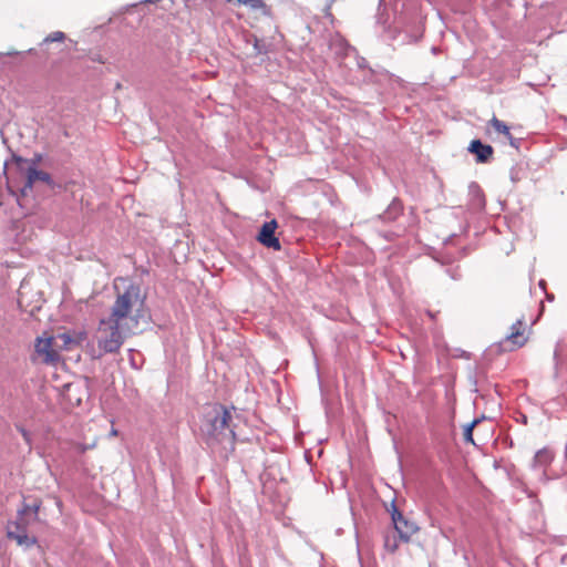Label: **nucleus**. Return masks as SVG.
I'll return each instance as SVG.
<instances>
[{"label": "nucleus", "mask_w": 567, "mask_h": 567, "mask_svg": "<svg viewBox=\"0 0 567 567\" xmlns=\"http://www.w3.org/2000/svg\"><path fill=\"white\" fill-rule=\"evenodd\" d=\"M30 519L17 518L16 522L10 523L7 527V535L10 539H14L18 545L30 547L35 543L33 537H30L27 533V526Z\"/></svg>", "instance_id": "nucleus-5"}, {"label": "nucleus", "mask_w": 567, "mask_h": 567, "mask_svg": "<svg viewBox=\"0 0 567 567\" xmlns=\"http://www.w3.org/2000/svg\"><path fill=\"white\" fill-rule=\"evenodd\" d=\"M526 341L527 337H525L524 334V321L522 319H518L511 327V333L507 334L505 342L513 346L512 348H509V350H512L513 348L524 346Z\"/></svg>", "instance_id": "nucleus-9"}, {"label": "nucleus", "mask_w": 567, "mask_h": 567, "mask_svg": "<svg viewBox=\"0 0 567 567\" xmlns=\"http://www.w3.org/2000/svg\"><path fill=\"white\" fill-rule=\"evenodd\" d=\"M421 37V34H417V35H409V40L405 42V43H412V42H416L419 40V38Z\"/></svg>", "instance_id": "nucleus-20"}, {"label": "nucleus", "mask_w": 567, "mask_h": 567, "mask_svg": "<svg viewBox=\"0 0 567 567\" xmlns=\"http://www.w3.org/2000/svg\"><path fill=\"white\" fill-rule=\"evenodd\" d=\"M489 123L497 133L503 134L509 141L511 145H514V137L511 134L509 127L503 121L494 116Z\"/></svg>", "instance_id": "nucleus-11"}, {"label": "nucleus", "mask_w": 567, "mask_h": 567, "mask_svg": "<svg viewBox=\"0 0 567 567\" xmlns=\"http://www.w3.org/2000/svg\"><path fill=\"white\" fill-rule=\"evenodd\" d=\"M65 39V34L62 31H54L44 38V43L62 42Z\"/></svg>", "instance_id": "nucleus-16"}, {"label": "nucleus", "mask_w": 567, "mask_h": 567, "mask_svg": "<svg viewBox=\"0 0 567 567\" xmlns=\"http://www.w3.org/2000/svg\"><path fill=\"white\" fill-rule=\"evenodd\" d=\"M553 455L550 451L543 449L539 450L534 456V466L542 467L550 463Z\"/></svg>", "instance_id": "nucleus-14"}, {"label": "nucleus", "mask_w": 567, "mask_h": 567, "mask_svg": "<svg viewBox=\"0 0 567 567\" xmlns=\"http://www.w3.org/2000/svg\"><path fill=\"white\" fill-rule=\"evenodd\" d=\"M277 228L276 220H270L265 223L261 226V229L258 235V240L266 247L272 248L275 250H280L281 245L279 239L275 236V230Z\"/></svg>", "instance_id": "nucleus-7"}, {"label": "nucleus", "mask_w": 567, "mask_h": 567, "mask_svg": "<svg viewBox=\"0 0 567 567\" xmlns=\"http://www.w3.org/2000/svg\"><path fill=\"white\" fill-rule=\"evenodd\" d=\"M22 164L28 165L27 167V181L22 188V193L25 195L28 189H31L35 182H50V175L43 171L37 169L33 165H29L28 162L20 159Z\"/></svg>", "instance_id": "nucleus-8"}, {"label": "nucleus", "mask_w": 567, "mask_h": 567, "mask_svg": "<svg viewBox=\"0 0 567 567\" xmlns=\"http://www.w3.org/2000/svg\"><path fill=\"white\" fill-rule=\"evenodd\" d=\"M135 332L126 323H122L109 316L100 320L95 340L101 351L114 353L120 350L125 339Z\"/></svg>", "instance_id": "nucleus-3"}, {"label": "nucleus", "mask_w": 567, "mask_h": 567, "mask_svg": "<svg viewBox=\"0 0 567 567\" xmlns=\"http://www.w3.org/2000/svg\"><path fill=\"white\" fill-rule=\"evenodd\" d=\"M117 296L112 306L110 317L126 323L130 328L137 331L141 321H146V296L140 285L126 279H120L114 285Z\"/></svg>", "instance_id": "nucleus-1"}, {"label": "nucleus", "mask_w": 567, "mask_h": 567, "mask_svg": "<svg viewBox=\"0 0 567 567\" xmlns=\"http://www.w3.org/2000/svg\"><path fill=\"white\" fill-rule=\"evenodd\" d=\"M111 435H112V436H116V435H117V431H116L115 429H112V431H111Z\"/></svg>", "instance_id": "nucleus-21"}, {"label": "nucleus", "mask_w": 567, "mask_h": 567, "mask_svg": "<svg viewBox=\"0 0 567 567\" xmlns=\"http://www.w3.org/2000/svg\"><path fill=\"white\" fill-rule=\"evenodd\" d=\"M468 151L476 156L478 163H487L493 156V147L483 144L480 140L472 141Z\"/></svg>", "instance_id": "nucleus-10"}, {"label": "nucleus", "mask_w": 567, "mask_h": 567, "mask_svg": "<svg viewBox=\"0 0 567 567\" xmlns=\"http://www.w3.org/2000/svg\"><path fill=\"white\" fill-rule=\"evenodd\" d=\"M478 423V420H474L464 427V440L470 443H474L473 429Z\"/></svg>", "instance_id": "nucleus-17"}, {"label": "nucleus", "mask_w": 567, "mask_h": 567, "mask_svg": "<svg viewBox=\"0 0 567 567\" xmlns=\"http://www.w3.org/2000/svg\"><path fill=\"white\" fill-rule=\"evenodd\" d=\"M392 520L395 530L399 533L400 537L405 542H408L409 538L419 529L413 522H409L408 519H405L395 507L393 508L392 512Z\"/></svg>", "instance_id": "nucleus-6"}, {"label": "nucleus", "mask_w": 567, "mask_h": 567, "mask_svg": "<svg viewBox=\"0 0 567 567\" xmlns=\"http://www.w3.org/2000/svg\"><path fill=\"white\" fill-rule=\"evenodd\" d=\"M40 508L39 503L24 504L23 507L18 512V517L22 519H29V516L35 519Z\"/></svg>", "instance_id": "nucleus-12"}, {"label": "nucleus", "mask_w": 567, "mask_h": 567, "mask_svg": "<svg viewBox=\"0 0 567 567\" xmlns=\"http://www.w3.org/2000/svg\"><path fill=\"white\" fill-rule=\"evenodd\" d=\"M55 340H58L59 343V350H71L74 344L78 343V341L68 332L60 333L56 337H53Z\"/></svg>", "instance_id": "nucleus-13"}, {"label": "nucleus", "mask_w": 567, "mask_h": 567, "mask_svg": "<svg viewBox=\"0 0 567 567\" xmlns=\"http://www.w3.org/2000/svg\"><path fill=\"white\" fill-rule=\"evenodd\" d=\"M87 449H89V446H83L82 452L86 451Z\"/></svg>", "instance_id": "nucleus-22"}, {"label": "nucleus", "mask_w": 567, "mask_h": 567, "mask_svg": "<svg viewBox=\"0 0 567 567\" xmlns=\"http://www.w3.org/2000/svg\"><path fill=\"white\" fill-rule=\"evenodd\" d=\"M35 359L55 365L61 361L58 340L53 337H38L34 343Z\"/></svg>", "instance_id": "nucleus-4"}, {"label": "nucleus", "mask_w": 567, "mask_h": 567, "mask_svg": "<svg viewBox=\"0 0 567 567\" xmlns=\"http://www.w3.org/2000/svg\"><path fill=\"white\" fill-rule=\"evenodd\" d=\"M254 49L257 54H260L264 52V45L260 43V41L258 39H255V41H254Z\"/></svg>", "instance_id": "nucleus-18"}, {"label": "nucleus", "mask_w": 567, "mask_h": 567, "mask_svg": "<svg viewBox=\"0 0 567 567\" xmlns=\"http://www.w3.org/2000/svg\"><path fill=\"white\" fill-rule=\"evenodd\" d=\"M20 432L24 439V441L30 444V433L28 431H25L24 429H20Z\"/></svg>", "instance_id": "nucleus-19"}, {"label": "nucleus", "mask_w": 567, "mask_h": 567, "mask_svg": "<svg viewBox=\"0 0 567 567\" xmlns=\"http://www.w3.org/2000/svg\"><path fill=\"white\" fill-rule=\"evenodd\" d=\"M240 3L248 6L249 8L254 10H261L264 13H266L267 8L262 0H238Z\"/></svg>", "instance_id": "nucleus-15"}, {"label": "nucleus", "mask_w": 567, "mask_h": 567, "mask_svg": "<svg viewBox=\"0 0 567 567\" xmlns=\"http://www.w3.org/2000/svg\"><path fill=\"white\" fill-rule=\"evenodd\" d=\"M231 411L220 404L206 408L199 431L208 445L234 440L235 432L230 427Z\"/></svg>", "instance_id": "nucleus-2"}]
</instances>
